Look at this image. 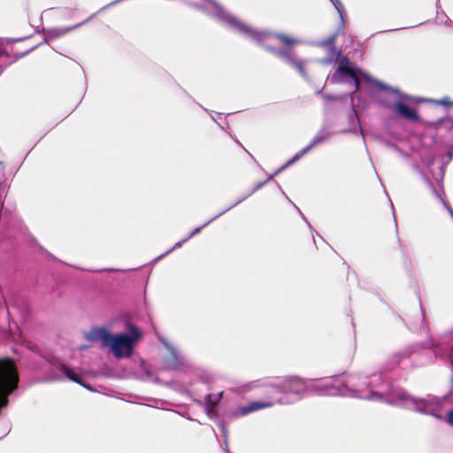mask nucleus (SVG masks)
Wrapping results in <instances>:
<instances>
[{"instance_id":"nucleus-1","label":"nucleus","mask_w":453,"mask_h":453,"mask_svg":"<svg viewBox=\"0 0 453 453\" xmlns=\"http://www.w3.org/2000/svg\"><path fill=\"white\" fill-rule=\"evenodd\" d=\"M139 337V331L137 328L133 327L131 334H110L109 339L105 344V347H109L112 354L117 358L124 357H130L132 354L133 345L135 340Z\"/></svg>"},{"instance_id":"nucleus-2","label":"nucleus","mask_w":453,"mask_h":453,"mask_svg":"<svg viewBox=\"0 0 453 453\" xmlns=\"http://www.w3.org/2000/svg\"><path fill=\"white\" fill-rule=\"evenodd\" d=\"M265 50L296 69L301 75L305 74L304 62L300 60L292 50H277L271 46H265Z\"/></svg>"},{"instance_id":"nucleus-3","label":"nucleus","mask_w":453,"mask_h":453,"mask_svg":"<svg viewBox=\"0 0 453 453\" xmlns=\"http://www.w3.org/2000/svg\"><path fill=\"white\" fill-rule=\"evenodd\" d=\"M273 387L280 393L284 394H302L305 389L304 381L297 377H288Z\"/></svg>"},{"instance_id":"nucleus-4","label":"nucleus","mask_w":453,"mask_h":453,"mask_svg":"<svg viewBox=\"0 0 453 453\" xmlns=\"http://www.w3.org/2000/svg\"><path fill=\"white\" fill-rule=\"evenodd\" d=\"M349 60L348 58H343L337 67L336 73L349 77L355 83V89L357 90L360 86V80L357 76V71L349 65Z\"/></svg>"},{"instance_id":"nucleus-5","label":"nucleus","mask_w":453,"mask_h":453,"mask_svg":"<svg viewBox=\"0 0 453 453\" xmlns=\"http://www.w3.org/2000/svg\"><path fill=\"white\" fill-rule=\"evenodd\" d=\"M274 403L272 401H255L250 402L246 405L240 406L238 409V414L241 416H246L251 412L270 408L273 406Z\"/></svg>"},{"instance_id":"nucleus-6","label":"nucleus","mask_w":453,"mask_h":453,"mask_svg":"<svg viewBox=\"0 0 453 453\" xmlns=\"http://www.w3.org/2000/svg\"><path fill=\"white\" fill-rule=\"evenodd\" d=\"M393 109L397 115L405 119L411 120L412 122H418L419 120L418 112L403 103L395 104Z\"/></svg>"},{"instance_id":"nucleus-7","label":"nucleus","mask_w":453,"mask_h":453,"mask_svg":"<svg viewBox=\"0 0 453 453\" xmlns=\"http://www.w3.org/2000/svg\"><path fill=\"white\" fill-rule=\"evenodd\" d=\"M109 333L106 329L102 327H96L89 330L86 334V339L90 342H102V346L105 347V344L109 339Z\"/></svg>"},{"instance_id":"nucleus-8","label":"nucleus","mask_w":453,"mask_h":453,"mask_svg":"<svg viewBox=\"0 0 453 453\" xmlns=\"http://www.w3.org/2000/svg\"><path fill=\"white\" fill-rule=\"evenodd\" d=\"M324 140H325L324 136H315L312 139V141L311 142V143L308 146H306L305 148H303V150H301L298 153H296L290 160H288L287 162V164L285 165V166L292 165L294 162H296L300 157H302L303 155H305L308 151H310L314 146L322 142Z\"/></svg>"},{"instance_id":"nucleus-9","label":"nucleus","mask_w":453,"mask_h":453,"mask_svg":"<svg viewBox=\"0 0 453 453\" xmlns=\"http://www.w3.org/2000/svg\"><path fill=\"white\" fill-rule=\"evenodd\" d=\"M273 37L279 40L282 44L291 47L293 45H296L299 42L297 39H295L289 35H287L285 34H275L273 35Z\"/></svg>"},{"instance_id":"nucleus-10","label":"nucleus","mask_w":453,"mask_h":453,"mask_svg":"<svg viewBox=\"0 0 453 453\" xmlns=\"http://www.w3.org/2000/svg\"><path fill=\"white\" fill-rule=\"evenodd\" d=\"M250 35L255 42H257L258 44H260L265 49V46L267 45L265 44L264 42L271 36L270 34L250 31Z\"/></svg>"},{"instance_id":"nucleus-11","label":"nucleus","mask_w":453,"mask_h":453,"mask_svg":"<svg viewBox=\"0 0 453 453\" xmlns=\"http://www.w3.org/2000/svg\"><path fill=\"white\" fill-rule=\"evenodd\" d=\"M250 35L255 42H257L258 44H260L265 49V46L267 45L265 44L264 42L271 36L270 34L250 31Z\"/></svg>"},{"instance_id":"nucleus-12","label":"nucleus","mask_w":453,"mask_h":453,"mask_svg":"<svg viewBox=\"0 0 453 453\" xmlns=\"http://www.w3.org/2000/svg\"><path fill=\"white\" fill-rule=\"evenodd\" d=\"M62 372L70 380H72L75 383H78L80 385H83L81 377L79 374L75 373L69 367L63 365Z\"/></svg>"},{"instance_id":"nucleus-13","label":"nucleus","mask_w":453,"mask_h":453,"mask_svg":"<svg viewBox=\"0 0 453 453\" xmlns=\"http://www.w3.org/2000/svg\"><path fill=\"white\" fill-rule=\"evenodd\" d=\"M223 393H219V395H214L212 394H208L207 396H206V401H207V404L209 405L210 409H213L217 403H219V401L220 400L221 396H222Z\"/></svg>"},{"instance_id":"nucleus-14","label":"nucleus","mask_w":453,"mask_h":453,"mask_svg":"<svg viewBox=\"0 0 453 453\" xmlns=\"http://www.w3.org/2000/svg\"><path fill=\"white\" fill-rule=\"evenodd\" d=\"M434 102L437 104L442 105V106H453V102H451L449 97H443L440 100H435Z\"/></svg>"},{"instance_id":"nucleus-15","label":"nucleus","mask_w":453,"mask_h":453,"mask_svg":"<svg viewBox=\"0 0 453 453\" xmlns=\"http://www.w3.org/2000/svg\"><path fill=\"white\" fill-rule=\"evenodd\" d=\"M447 422L453 426V410L449 411L447 415Z\"/></svg>"},{"instance_id":"nucleus-16","label":"nucleus","mask_w":453,"mask_h":453,"mask_svg":"<svg viewBox=\"0 0 453 453\" xmlns=\"http://www.w3.org/2000/svg\"><path fill=\"white\" fill-rule=\"evenodd\" d=\"M203 226H200V227H196L195 228L190 234L187 237V239H190L191 237H193L194 235L197 234L198 233H200L201 229H202Z\"/></svg>"},{"instance_id":"nucleus-17","label":"nucleus","mask_w":453,"mask_h":453,"mask_svg":"<svg viewBox=\"0 0 453 453\" xmlns=\"http://www.w3.org/2000/svg\"><path fill=\"white\" fill-rule=\"evenodd\" d=\"M188 239L185 238L184 240H182V241H180V242H177V243L174 245L173 249H175V248H180V247L182 245V243H184V242H185L186 241H188Z\"/></svg>"},{"instance_id":"nucleus-18","label":"nucleus","mask_w":453,"mask_h":453,"mask_svg":"<svg viewBox=\"0 0 453 453\" xmlns=\"http://www.w3.org/2000/svg\"><path fill=\"white\" fill-rule=\"evenodd\" d=\"M257 188H258V186H257V188H253V189H252V190H251V191H250V192L246 196V197H247V196H250V195H251L253 192H255V190H256V189H257Z\"/></svg>"},{"instance_id":"nucleus-19","label":"nucleus","mask_w":453,"mask_h":453,"mask_svg":"<svg viewBox=\"0 0 453 453\" xmlns=\"http://www.w3.org/2000/svg\"><path fill=\"white\" fill-rule=\"evenodd\" d=\"M449 212L453 219V210L451 208H449Z\"/></svg>"},{"instance_id":"nucleus-20","label":"nucleus","mask_w":453,"mask_h":453,"mask_svg":"<svg viewBox=\"0 0 453 453\" xmlns=\"http://www.w3.org/2000/svg\"><path fill=\"white\" fill-rule=\"evenodd\" d=\"M403 399H409L408 396L404 395V396H402Z\"/></svg>"}]
</instances>
